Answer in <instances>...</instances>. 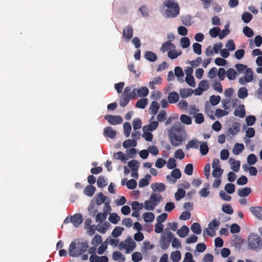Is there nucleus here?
<instances>
[{
	"mask_svg": "<svg viewBox=\"0 0 262 262\" xmlns=\"http://www.w3.org/2000/svg\"><path fill=\"white\" fill-rule=\"evenodd\" d=\"M88 248L89 246L86 242H81L79 239H75L69 246V254L73 257H78L85 252Z\"/></svg>",
	"mask_w": 262,
	"mask_h": 262,
	"instance_id": "nucleus-1",
	"label": "nucleus"
},
{
	"mask_svg": "<svg viewBox=\"0 0 262 262\" xmlns=\"http://www.w3.org/2000/svg\"><path fill=\"white\" fill-rule=\"evenodd\" d=\"M137 91L138 89L134 88L133 85L125 87L119 100L120 106L124 107L129 103L130 100L137 99L139 97Z\"/></svg>",
	"mask_w": 262,
	"mask_h": 262,
	"instance_id": "nucleus-2",
	"label": "nucleus"
},
{
	"mask_svg": "<svg viewBox=\"0 0 262 262\" xmlns=\"http://www.w3.org/2000/svg\"><path fill=\"white\" fill-rule=\"evenodd\" d=\"M137 91L138 89L134 88L133 85L125 87L119 100L120 106L124 107L129 103L130 100L137 99L139 97Z\"/></svg>",
	"mask_w": 262,
	"mask_h": 262,
	"instance_id": "nucleus-3",
	"label": "nucleus"
},
{
	"mask_svg": "<svg viewBox=\"0 0 262 262\" xmlns=\"http://www.w3.org/2000/svg\"><path fill=\"white\" fill-rule=\"evenodd\" d=\"M166 7L165 14L168 18L176 17L180 13V7L174 0H165L163 4Z\"/></svg>",
	"mask_w": 262,
	"mask_h": 262,
	"instance_id": "nucleus-4",
	"label": "nucleus"
},
{
	"mask_svg": "<svg viewBox=\"0 0 262 262\" xmlns=\"http://www.w3.org/2000/svg\"><path fill=\"white\" fill-rule=\"evenodd\" d=\"M170 141L173 146L179 145L183 141L184 129L180 126H173L171 127Z\"/></svg>",
	"mask_w": 262,
	"mask_h": 262,
	"instance_id": "nucleus-5",
	"label": "nucleus"
},
{
	"mask_svg": "<svg viewBox=\"0 0 262 262\" xmlns=\"http://www.w3.org/2000/svg\"><path fill=\"white\" fill-rule=\"evenodd\" d=\"M248 246L250 248L254 250L260 249L262 248L261 238L255 234L251 233L248 238Z\"/></svg>",
	"mask_w": 262,
	"mask_h": 262,
	"instance_id": "nucleus-6",
	"label": "nucleus"
},
{
	"mask_svg": "<svg viewBox=\"0 0 262 262\" xmlns=\"http://www.w3.org/2000/svg\"><path fill=\"white\" fill-rule=\"evenodd\" d=\"M136 246V243L131 238H127L119 244V249L122 250L125 249L126 253H128L132 252Z\"/></svg>",
	"mask_w": 262,
	"mask_h": 262,
	"instance_id": "nucleus-7",
	"label": "nucleus"
},
{
	"mask_svg": "<svg viewBox=\"0 0 262 262\" xmlns=\"http://www.w3.org/2000/svg\"><path fill=\"white\" fill-rule=\"evenodd\" d=\"M253 79V72L250 68H248L246 70L245 74L244 77L239 78V82L242 85H244L247 82H251Z\"/></svg>",
	"mask_w": 262,
	"mask_h": 262,
	"instance_id": "nucleus-8",
	"label": "nucleus"
},
{
	"mask_svg": "<svg viewBox=\"0 0 262 262\" xmlns=\"http://www.w3.org/2000/svg\"><path fill=\"white\" fill-rule=\"evenodd\" d=\"M134 30L132 26L128 25L123 29L122 36L126 42H128L133 36Z\"/></svg>",
	"mask_w": 262,
	"mask_h": 262,
	"instance_id": "nucleus-9",
	"label": "nucleus"
},
{
	"mask_svg": "<svg viewBox=\"0 0 262 262\" xmlns=\"http://www.w3.org/2000/svg\"><path fill=\"white\" fill-rule=\"evenodd\" d=\"M181 177V172L179 169L174 168L171 172L170 175H167L166 179L170 183H175L176 180L180 179Z\"/></svg>",
	"mask_w": 262,
	"mask_h": 262,
	"instance_id": "nucleus-10",
	"label": "nucleus"
},
{
	"mask_svg": "<svg viewBox=\"0 0 262 262\" xmlns=\"http://www.w3.org/2000/svg\"><path fill=\"white\" fill-rule=\"evenodd\" d=\"M104 118L110 124L112 125H117L122 122L123 119L120 116H114L112 115H107L105 116Z\"/></svg>",
	"mask_w": 262,
	"mask_h": 262,
	"instance_id": "nucleus-11",
	"label": "nucleus"
},
{
	"mask_svg": "<svg viewBox=\"0 0 262 262\" xmlns=\"http://www.w3.org/2000/svg\"><path fill=\"white\" fill-rule=\"evenodd\" d=\"M160 105L157 101H153L151 102L149 108L150 114L152 115V116L150 118V121L154 119L155 115L157 114Z\"/></svg>",
	"mask_w": 262,
	"mask_h": 262,
	"instance_id": "nucleus-12",
	"label": "nucleus"
},
{
	"mask_svg": "<svg viewBox=\"0 0 262 262\" xmlns=\"http://www.w3.org/2000/svg\"><path fill=\"white\" fill-rule=\"evenodd\" d=\"M70 221L73 223L75 227L77 228L82 223V216L80 213L75 214L71 216Z\"/></svg>",
	"mask_w": 262,
	"mask_h": 262,
	"instance_id": "nucleus-13",
	"label": "nucleus"
},
{
	"mask_svg": "<svg viewBox=\"0 0 262 262\" xmlns=\"http://www.w3.org/2000/svg\"><path fill=\"white\" fill-rule=\"evenodd\" d=\"M250 211L257 218L262 220V207H251Z\"/></svg>",
	"mask_w": 262,
	"mask_h": 262,
	"instance_id": "nucleus-14",
	"label": "nucleus"
},
{
	"mask_svg": "<svg viewBox=\"0 0 262 262\" xmlns=\"http://www.w3.org/2000/svg\"><path fill=\"white\" fill-rule=\"evenodd\" d=\"M103 135L105 137H108L111 139L115 138L116 132L111 126H107L104 128Z\"/></svg>",
	"mask_w": 262,
	"mask_h": 262,
	"instance_id": "nucleus-15",
	"label": "nucleus"
},
{
	"mask_svg": "<svg viewBox=\"0 0 262 262\" xmlns=\"http://www.w3.org/2000/svg\"><path fill=\"white\" fill-rule=\"evenodd\" d=\"M150 123L148 125H145L143 127V130H149L152 132L155 130L158 126L159 123L156 121H152L149 120Z\"/></svg>",
	"mask_w": 262,
	"mask_h": 262,
	"instance_id": "nucleus-16",
	"label": "nucleus"
},
{
	"mask_svg": "<svg viewBox=\"0 0 262 262\" xmlns=\"http://www.w3.org/2000/svg\"><path fill=\"white\" fill-rule=\"evenodd\" d=\"M175 48V45L173 43H171L170 40H169L164 42L162 44V47L161 48V50L163 52H165L167 51H169L170 50L174 49Z\"/></svg>",
	"mask_w": 262,
	"mask_h": 262,
	"instance_id": "nucleus-17",
	"label": "nucleus"
},
{
	"mask_svg": "<svg viewBox=\"0 0 262 262\" xmlns=\"http://www.w3.org/2000/svg\"><path fill=\"white\" fill-rule=\"evenodd\" d=\"M167 99L170 103H175L177 102L179 99V94L176 92H171L169 93Z\"/></svg>",
	"mask_w": 262,
	"mask_h": 262,
	"instance_id": "nucleus-18",
	"label": "nucleus"
},
{
	"mask_svg": "<svg viewBox=\"0 0 262 262\" xmlns=\"http://www.w3.org/2000/svg\"><path fill=\"white\" fill-rule=\"evenodd\" d=\"M245 110L244 105H240L234 111V115L241 118H244L245 116Z\"/></svg>",
	"mask_w": 262,
	"mask_h": 262,
	"instance_id": "nucleus-19",
	"label": "nucleus"
},
{
	"mask_svg": "<svg viewBox=\"0 0 262 262\" xmlns=\"http://www.w3.org/2000/svg\"><path fill=\"white\" fill-rule=\"evenodd\" d=\"M151 188L154 191L159 192L164 191L166 189L165 185L163 183H154L151 185Z\"/></svg>",
	"mask_w": 262,
	"mask_h": 262,
	"instance_id": "nucleus-20",
	"label": "nucleus"
},
{
	"mask_svg": "<svg viewBox=\"0 0 262 262\" xmlns=\"http://www.w3.org/2000/svg\"><path fill=\"white\" fill-rule=\"evenodd\" d=\"M149 199L151 200L153 204H155L157 206L162 200V196L158 193H152L150 196Z\"/></svg>",
	"mask_w": 262,
	"mask_h": 262,
	"instance_id": "nucleus-21",
	"label": "nucleus"
},
{
	"mask_svg": "<svg viewBox=\"0 0 262 262\" xmlns=\"http://www.w3.org/2000/svg\"><path fill=\"white\" fill-rule=\"evenodd\" d=\"M96 191V188L91 185L86 186L83 190V193L88 196H92Z\"/></svg>",
	"mask_w": 262,
	"mask_h": 262,
	"instance_id": "nucleus-22",
	"label": "nucleus"
},
{
	"mask_svg": "<svg viewBox=\"0 0 262 262\" xmlns=\"http://www.w3.org/2000/svg\"><path fill=\"white\" fill-rule=\"evenodd\" d=\"M144 57L146 59L150 62H155L157 60V55L151 51H146L145 53Z\"/></svg>",
	"mask_w": 262,
	"mask_h": 262,
	"instance_id": "nucleus-23",
	"label": "nucleus"
},
{
	"mask_svg": "<svg viewBox=\"0 0 262 262\" xmlns=\"http://www.w3.org/2000/svg\"><path fill=\"white\" fill-rule=\"evenodd\" d=\"M189 231V229L188 227L185 225H183L180 229L178 230L177 234L181 237H185L187 235Z\"/></svg>",
	"mask_w": 262,
	"mask_h": 262,
	"instance_id": "nucleus-24",
	"label": "nucleus"
},
{
	"mask_svg": "<svg viewBox=\"0 0 262 262\" xmlns=\"http://www.w3.org/2000/svg\"><path fill=\"white\" fill-rule=\"evenodd\" d=\"M251 192V189L250 187L239 189L237 191L238 195L241 197L247 196Z\"/></svg>",
	"mask_w": 262,
	"mask_h": 262,
	"instance_id": "nucleus-25",
	"label": "nucleus"
},
{
	"mask_svg": "<svg viewBox=\"0 0 262 262\" xmlns=\"http://www.w3.org/2000/svg\"><path fill=\"white\" fill-rule=\"evenodd\" d=\"M148 104V99L147 98H142L138 100L136 103L135 106L137 108L144 109Z\"/></svg>",
	"mask_w": 262,
	"mask_h": 262,
	"instance_id": "nucleus-26",
	"label": "nucleus"
},
{
	"mask_svg": "<svg viewBox=\"0 0 262 262\" xmlns=\"http://www.w3.org/2000/svg\"><path fill=\"white\" fill-rule=\"evenodd\" d=\"M229 162L231 163V169L235 172L238 171L240 167V162L239 161H235L232 158H230Z\"/></svg>",
	"mask_w": 262,
	"mask_h": 262,
	"instance_id": "nucleus-27",
	"label": "nucleus"
},
{
	"mask_svg": "<svg viewBox=\"0 0 262 262\" xmlns=\"http://www.w3.org/2000/svg\"><path fill=\"white\" fill-rule=\"evenodd\" d=\"M180 94L182 98H185L192 95L193 91L190 89H180Z\"/></svg>",
	"mask_w": 262,
	"mask_h": 262,
	"instance_id": "nucleus-28",
	"label": "nucleus"
},
{
	"mask_svg": "<svg viewBox=\"0 0 262 262\" xmlns=\"http://www.w3.org/2000/svg\"><path fill=\"white\" fill-rule=\"evenodd\" d=\"M240 125L237 122H234L228 129V132L232 135H235L239 131Z\"/></svg>",
	"mask_w": 262,
	"mask_h": 262,
	"instance_id": "nucleus-29",
	"label": "nucleus"
},
{
	"mask_svg": "<svg viewBox=\"0 0 262 262\" xmlns=\"http://www.w3.org/2000/svg\"><path fill=\"white\" fill-rule=\"evenodd\" d=\"M137 141L133 139H128L123 142V146L124 148H128L130 147H135L137 145Z\"/></svg>",
	"mask_w": 262,
	"mask_h": 262,
	"instance_id": "nucleus-30",
	"label": "nucleus"
},
{
	"mask_svg": "<svg viewBox=\"0 0 262 262\" xmlns=\"http://www.w3.org/2000/svg\"><path fill=\"white\" fill-rule=\"evenodd\" d=\"M114 158L116 160H120L123 162H126L127 160V156L121 151H118L114 154Z\"/></svg>",
	"mask_w": 262,
	"mask_h": 262,
	"instance_id": "nucleus-31",
	"label": "nucleus"
},
{
	"mask_svg": "<svg viewBox=\"0 0 262 262\" xmlns=\"http://www.w3.org/2000/svg\"><path fill=\"white\" fill-rule=\"evenodd\" d=\"M112 258L115 261L121 260L124 261L125 260V256L120 252L117 251H114L113 253Z\"/></svg>",
	"mask_w": 262,
	"mask_h": 262,
	"instance_id": "nucleus-32",
	"label": "nucleus"
},
{
	"mask_svg": "<svg viewBox=\"0 0 262 262\" xmlns=\"http://www.w3.org/2000/svg\"><path fill=\"white\" fill-rule=\"evenodd\" d=\"M106 197L102 192H99L96 196V203L98 206L102 204L105 201Z\"/></svg>",
	"mask_w": 262,
	"mask_h": 262,
	"instance_id": "nucleus-33",
	"label": "nucleus"
},
{
	"mask_svg": "<svg viewBox=\"0 0 262 262\" xmlns=\"http://www.w3.org/2000/svg\"><path fill=\"white\" fill-rule=\"evenodd\" d=\"M181 53L182 52L181 51L178 52L174 49H172L168 52L167 56L170 59H174L177 58L179 56H180L181 54Z\"/></svg>",
	"mask_w": 262,
	"mask_h": 262,
	"instance_id": "nucleus-34",
	"label": "nucleus"
},
{
	"mask_svg": "<svg viewBox=\"0 0 262 262\" xmlns=\"http://www.w3.org/2000/svg\"><path fill=\"white\" fill-rule=\"evenodd\" d=\"M244 149V145L243 144L236 143L233 149V152L235 155L239 154Z\"/></svg>",
	"mask_w": 262,
	"mask_h": 262,
	"instance_id": "nucleus-35",
	"label": "nucleus"
},
{
	"mask_svg": "<svg viewBox=\"0 0 262 262\" xmlns=\"http://www.w3.org/2000/svg\"><path fill=\"white\" fill-rule=\"evenodd\" d=\"M191 231L195 234H200L201 233L202 229L200 225L198 223H194L191 226Z\"/></svg>",
	"mask_w": 262,
	"mask_h": 262,
	"instance_id": "nucleus-36",
	"label": "nucleus"
},
{
	"mask_svg": "<svg viewBox=\"0 0 262 262\" xmlns=\"http://www.w3.org/2000/svg\"><path fill=\"white\" fill-rule=\"evenodd\" d=\"M144 220L146 223L151 222L155 219V215L152 212H145L143 214Z\"/></svg>",
	"mask_w": 262,
	"mask_h": 262,
	"instance_id": "nucleus-37",
	"label": "nucleus"
},
{
	"mask_svg": "<svg viewBox=\"0 0 262 262\" xmlns=\"http://www.w3.org/2000/svg\"><path fill=\"white\" fill-rule=\"evenodd\" d=\"M120 216L116 213L110 214L108 217V220L112 224H116L120 221Z\"/></svg>",
	"mask_w": 262,
	"mask_h": 262,
	"instance_id": "nucleus-38",
	"label": "nucleus"
},
{
	"mask_svg": "<svg viewBox=\"0 0 262 262\" xmlns=\"http://www.w3.org/2000/svg\"><path fill=\"white\" fill-rule=\"evenodd\" d=\"M123 230H124V229L122 227H116L114 228V229H113V230L112 232V235L114 237H118L121 234V233Z\"/></svg>",
	"mask_w": 262,
	"mask_h": 262,
	"instance_id": "nucleus-39",
	"label": "nucleus"
},
{
	"mask_svg": "<svg viewBox=\"0 0 262 262\" xmlns=\"http://www.w3.org/2000/svg\"><path fill=\"white\" fill-rule=\"evenodd\" d=\"M252 15L248 12H244L242 15V19L245 23H249L252 19Z\"/></svg>",
	"mask_w": 262,
	"mask_h": 262,
	"instance_id": "nucleus-40",
	"label": "nucleus"
},
{
	"mask_svg": "<svg viewBox=\"0 0 262 262\" xmlns=\"http://www.w3.org/2000/svg\"><path fill=\"white\" fill-rule=\"evenodd\" d=\"M170 257L173 262H178L181 259V253L179 251L172 252L171 254Z\"/></svg>",
	"mask_w": 262,
	"mask_h": 262,
	"instance_id": "nucleus-41",
	"label": "nucleus"
},
{
	"mask_svg": "<svg viewBox=\"0 0 262 262\" xmlns=\"http://www.w3.org/2000/svg\"><path fill=\"white\" fill-rule=\"evenodd\" d=\"M248 93L247 90L245 87L241 88L238 91V97L239 98L243 99L247 97Z\"/></svg>",
	"mask_w": 262,
	"mask_h": 262,
	"instance_id": "nucleus-42",
	"label": "nucleus"
},
{
	"mask_svg": "<svg viewBox=\"0 0 262 262\" xmlns=\"http://www.w3.org/2000/svg\"><path fill=\"white\" fill-rule=\"evenodd\" d=\"M128 166L132 171H137L139 168V162L135 160H132L128 163Z\"/></svg>",
	"mask_w": 262,
	"mask_h": 262,
	"instance_id": "nucleus-43",
	"label": "nucleus"
},
{
	"mask_svg": "<svg viewBox=\"0 0 262 262\" xmlns=\"http://www.w3.org/2000/svg\"><path fill=\"white\" fill-rule=\"evenodd\" d=\"M156 206L150 199L144 202V208L147 210H153Z\"/></svg>",
	"mask_w": 262,
	"mask_h": 262,
	"instance_id": "nucleus-44",
	"label": "nucleus"
},
{
	"mask_svg": "<svg viewBox=\"0 0 262 262\" xmlns=\"http://www.w3.org/2000/svg\"><path fill=\"white\" fill-rule=\"evenodd\" d=\"M110 226V223L105 222L102 225H98L97 226V230L102 233H105Z\"/></svg>",
	"mask_w": 262,
	"mask_h": 262,
	"instance_id": "nucleus-45",
	"label": "nucleus"
},
{
	"mask_svg": "<svg viewBox=\"0 0 262 262\" xmlns=\"http://www.w3.org/2000/svg\"><path fill=\"white\" fill-rule=\"evenodd\" d=\"M107 216V210H104L103 213H98L96 217V222H102L105 220Z\"/></svg>",
	"mask_w": 262,
	"mask_h": 262,
	"instance_id": "nucleus-46",
	"label": "nucleus"
},
{
	"mask_svg": "<svg viewBox=\"0 0 262 262\" xmlns=\"http://www.w3.org/2000/svg\"><path fill=\"white\" fill-rule=\"evenodd\" d=\"M185 195V191L182 188H179L175 193V199L177 201H179L184 198Z\"/></svg>",
	"mask_w": 262,
	"mask_h": 262,
	"instance_id": "nucleus-47",
	"label": "nucleus"
},
{
	"mask_svg": "<svg viewBox=\"0 0 262 262\" xmlns=\"http://www.w3.org/2000/svg\"><path fill=\"white\" fill-rule=\"evenodd\" d=\"M148 93V90L146 87H141L138 89L137 91L139 97H146Z\"/></svg>",
	"mask_w": 262,
	"mask_h": 262,
	"instance_id": "nucleus-48",
	"label": "nucleus"
},
{
	"mask_svg": "<svg viewBox=\"0 0 262 262\" xmlns=\"http://www.w3.org/2000/svg\"><path fill=\"white\" fill-rule=\"evenodd\" d=\"M222 209L223 211L227 214H231L233 213V209L230 204L223 205Z\"/></svg>",
	"mask_w": 262,
	"mask_h": 262,
	"instance_id": "nucleus-49",
	"label": "nucleus"
},
{
	"mask_svg": "<svg viewBox=\"0 0 262 262\" xmlns=\"http://www.w3.org/2000/svg\"><path fill=\"white\" fill-rule=\"evenodd\" d=\"M123 129L125 137H128L132 129L130 124L129 122H125L123 124Z\"/></svg>",
	"mask_w": 262,
	"mask_h": 262,
	"instance_id": "nucleus-50",
	"label": "nucleus"
},
{
	"mask_svg": "<svg viewBox=\"0 0 262 262\" xmlns=\"http://www.w3.org/2000/svg\"><path fill=\"white\" fill-rule=\"evenodd\" d=\"M257 161V157L253 154H250L247 157V162L249 165H252L255 164Z\"/></svg>",
	"mask_w": 262,
	"mask_h": 262,
	"instance_id": "nucleus-51",
	"label": "nucleus"
},
{
	"mask_svg": "<svg viewBox=\"0 0 262 262\" xmlns=\"http://www.w3.org/2000/svg\"><path fill=\"white\" fill-rule=\"evenodd\" d=\"M180 120L183 123H185L187 125H189L192 122L191 118L186 115H185V114L182 115L181 116Z\"/></svg>",
	"mask_w": 262,
	"mask_h": 262,
	"instance_id": "nucleus-52",
	"label": "nucleus"
},
{
	"mask_svg": "<svg viewBox=\"0 0 262 262\" xmlns=\"http://www.w3.org/2000/svg\"><path fill=\"white\" fill-rule=\"evenodd\" d=\"M236 75L235 71L232 69L230 68L227 71V76L229 80H234Z\"/></svg>",
	"mask_w": 262,
	"mask_h": 262,
	"instance_id": "nucleus-53",
	"label": "nucleus"
},
{
	"mask_svg": "<svg viewBox=\"0 0 262 262\" xmlns=\"http://www.w3.org/2000/svg\"><path fill=\"white\" fill-rule=\"evenodd\" d=\"M167 114L165 110H162L157 116V119L159 122H163L166 119Z\"/></svg>",
	"mask_w": 262,
	"mask_h": 262,
	"instance_id": "nucleus-54",
	"label": "nucleus"
},
{
	"mask_svg": "<svg viewBox=\"0 0 262 262\" xmlns=\"http://www.w3.org/2000/svg\"><path fill=\"white\" fill-rule=\"evenodd\" d=\"M132 207L133 210L139 211L143 208V205L137 201H134L132 203Z\"/></svg>",
	"mask_w": 262,
	"mask_h": 262,
	"instance_id": "nucleus-55",
	"label": "nucleus"
},
{
	"mask_svg": "<svg viewBox=\"0 0 262 262\" xmlns=\"http://www.w3.org/2000/svg\"><path fill=\"white\" fill-rule=\"evenodd\" d=\"M225 190L227 193L232 194L235 191V186L233 183H228L225 186Z\"/></svg>",
	"mask_w": 262,
	"mask_h": 262,
	"instance_id": "nucleus-56",
	"label": "nucleus"
},
{
	"mask_svg": "<svg viewBox=\"0 0 262 262\" xmlns=\"http://www.w3.org/2000/svg\"><path fill=\"white\" fill-rule=\"evenodd\" d=\"M220 225V222L219 221L216 219H213L211 222H210L208 226L210 229H213L215 231V230L217 229V227Z\"/></svg>",
	"mask_w": 262,
	"mask_h": 262,
	"instance_id": "nucleus-57",
	"label": "nucleus"
},
{
	"mask_svg": "<svg viewBox=\"0 0 262 262\" xmlns=\"http://www.w3.org/2000/svg\"><path fill=\"white\" fill-rule=\"evenodd\" d=\"M199 143L196 140H191L187 143L186 147L188 149L189 148H198L199 147Z\"/></svg>",
	"mask_w": 262,
	"mask_h": 262,
	"instance_id": "nucleus-58",
	"label": "nucleus"
},
{
	"mask_svg": "<svg viewBox=\"0 0 262 262\" xmlns=\"http://www.w3.org/2000/svg\"><path fill=\"white\" fill-rule=\"evenodd\" d=\"M174 74L177 77L178 80H180V78L184 76V73L180 67H176L174 68Z\"/></svg>",
	"mask_w": 262,
	"mask_h": 262,
	"instance_id": "nucleus-59",
	"label": "nucleus"
},
{
	"mask_svg": "<svg viewBox=\"0 0 262 262\" xmlns=\"http://www.w3.org/2000/svg\"><path fill=\"white\" fill-rule=\"evenodd\" d=\"M221 100L220 96L212 95L210 97V102L212 105H217Z\"/></svg>",
	"mask_w": 262,
	"mask_h": 262,
	"instance_id": "nucleus-60",
	"label": "nucleus"
},
{
	"mask_svg": "<svg viewBox=\"0 0 262 262\" xmlns=\"http://www.w3.org/2000/svg\"><path fill=\"white\" fill-rule=\"evenodd\" d=\"M220 30H221L219 28L214 27L210 30L209 34L212 37L215 38L217 37V35L219 36Z\"/></svg>",
	"mask_w": 262,
	"mask_h": 262,
	"instance_id": "nucleus-61",
	"label": "nucleus"
},
{
	"mask_svg": "<svg viewBox=\"0 0 262 262\" xmlns=\"http://www.w3.org/2000/svg\"><path fill=\"white\" fill-rule=\"evenodd\" d=\"M200 149L202 155H206L209 151V148L207 143L204 142L203 144H201Z\"/></svg>",
	"mask_w": 262,
	"mask_h": 262,
	"instance_id": "nucleus-62",
	"label": "nucleus"
},
{
	"mask_svg": "<svg viewBox=\"0 0 262 262\" xmlns=\"http://www.w3.org/2000/svg\"><path fill=\"white\" fill-rule=\"evenodd\" d=\"M192 47H193V52L195 54H196L198 55L201 54V53H202V46L201 44L195 42L193 44Z\"/></svg>",
	"mask_w": 262,
	"mask_h": 262,
	"instance_id": "nucleus-63",
	"label": "nucleus"
},
{
	"mask_svg": "<svg viewBox=\"0 0 262 262\" xmlns=\"http://www.w3.org/2000/svg\"><path fill=\"white\" fill-rule=\"evenodd\" d=\"M132 260L134 262H139L142 259V255L140 252H134L132 255Z\"/></svg>",
	"mask_w": 262,
	"mask_h": 262,
	"instance_id": "nucleus-64",
	"label": "nucleus"
}]
</instances>
